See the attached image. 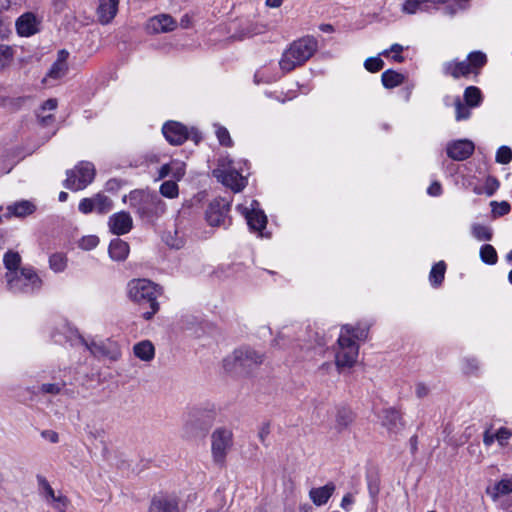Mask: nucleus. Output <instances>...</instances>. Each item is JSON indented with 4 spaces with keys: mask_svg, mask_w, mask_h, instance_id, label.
I'll return each mask as SVG.
<instances>
[{
    "mask_svg": "<svg viewBox=\"0 0 512 512\" xmlns=\"http://www.w3.org/2000/svg\"><path fill=\"white\" fill-rule=\"evenodd\" d=\"M161 287L147 279H134L128 284L129 298L139 305H148L150 310L143 313V318L150 320L159 310L158 296Z\"/></svg>",
    "mask_w": 512,
    "mask_h": 512,
    "instance_id": "obj_1",
    "label": "nucleus"
},
{
    "mask_svg": "<svg viewBox=\"0 0 512 512\" xmlns=\"http://www.w3.org/2000/svg\"><path fill=\"white\" fill-rule=\"evenodd\" d=\"M264 359L263 353L250 347H240L224 359L223 367L227 372L248 375L257 369Z\"/></svg>",
    "mask_w": 512,
    "mask_h": 512,
    "instance_id": "obj_2",
    "label": "nucleus"
},
{
    "mask_svg": "<svg viewBox=\"0 0 512 512\" xmlns=\"http://www.w3.org/2000/svg\"><path fill=\"white\" fill-rule=\"evenodd\" d=\"M317 40L313 37H303L294 41L283 53L279 62L281 69L290 72L297 66L303 65L317 51Z\"/></svg>",
    "mask_w": 512,
    "mask_h": 512,
    "instance_id": "obj_3",
    "label": "nucleus"
},
{
    "mask_svg": "<svg viewBox=\"0 0 512 512\" xmlns=\"http://www.w3.org/2000/svg\"><path fill=\"white\" fill-rule=\"evenodd\" d=\"M353 331L352 325H344L335 348V364L339 370L343 368H351L357 361L359 354V346L350 337Z\"/></svg>",
    "mask_w": 512,
    "mask_h": 512,
    "instance_id": "obj_4",
    "label": "nucleus"
},
{
    "mask_svg": "<svg viewBox=\"0 0 512 512\" xmlns=\"http://www.w3.org/2000/svg\"><path fill=\"white\" fill-rule=\"evenodd\" d=\"M131 206L141 218L153 220L164 214L165 202L156 194L134 191L130 194Z\"/></svg>",
    "mask_w": 512,
    "mask_h": 512,
    "instance_id": "obj_5",
    "label": "nucleus"
},
{
    "mask_svg": "<svg viewBox=\"0 0 512 512\" xmlns=\"http://www.w3.org/2000/svg\"><path fill=\"white\" fill-rule=\"evenodd\" d=\"M214 417V410L193 408L188 412L183 425L184 436L192 438L205 433L212 425Z\"/></svg>",
    "mask_w": 512,
    "mask_h": 512,
    "instance_id": "obj_6",
    "label": "nucleus"
},
{
    "mask_svg": "<svg viewBox=\"0 0 512 512\" xmlns=\"http://www.w3.org/2000/svg\"><path fill=\"white\" fill-rule=\"evenodd\" d=\"M94 177V165L90 162H81L75 168L67 171L64 185L70 190H82L93 181Z\"/></svg>",
    "mask_w": 512,
    "mask_h": 512,
    "instance_id": "obj_7",
    "label": "nucleus"
},
{
    "mask_svg": "<svg viewBox=\"0 0 512 512\" xmlns=\"http://www.w3.org/2000/svg\"><path fill=\"white\" fill-rule=\"evenodd\" d=\"M6 279L7 287L12 292L25 291L29 286L38 288L41 284L40 278L31 268H22L17 272H7Z\"/></svg>",
    "mask_w": 512,
    "mask_h": 512,
    "instance_id": "obj_8",
    "label": "nucleus"
},
{
    "mask_svg": "<svg viewBox=\"0 0 512 512\" xmlns=\"http://www.w3.org/2000/svg\"><path fill=\"white\" fill-rule=\"evenodd\" d=\"M233 443L232 431L227 428H217L211 435L212 456L216 463L223 464Z\"/></svg>",
    "mask_w": 512,
    "mask_h": 512,
    "instance_id": "obj_9",
    "label": "nucleus"
},
{
    "mask_svg": "<svg viewBox=\"0 0 512 512\" xmlns=\"http://www.w3.org/2000/svg\"><path fill=\"white\" fill-rule=\"evenodd\" d=\"M212 174L218 181L234 192L241 191L246 185L245 178L235 169L218 167L213 170Z\"/></svg>",
    "mask_w": 512,
    "mask_h": 512,
    "instance_id": "obj_10",
    "label": "nucleus"
},
{
    "mask_svg": "<svg viewBox=\"0 0 512 512\" xmlns=\"http://www.w3.org/2000/svg\"><path fill=\"white\" fill-rule=\"evenodd\" d=\"M230 210L229 202L224 199H214L206 211V220L210 226L225 225L228 212Z\"/></svg>",
    "mask_w": 512,
    "mask_h": 512,
    "instance_id": "obj_11",
    "label": "nucleus"
},
{
    "mask_svg": "<svg viewBox=\"0 0 512 512\" xmlns=\"http://www.w3.org/2000/svg\"><path fill=\"white\" fill-rule=\"evenodd\" d=\"M108 226L113 234L123 235L132 229L133 221L129 213L121 211L110 216Z\"/></svg>",
    "mask_w": 512,
    "mask_h": 512,
    "instance_id": "obj_12",
    "label": "nucleus"
},
{
    "mask_svg": "<svg viewBox=\"0 0 512 512\" xmlns=\"http://www.w3.org/2000/svg\"><path fill=\"white\" fill-rule=\"evenodd\" d=\"M163 134L172 145H181L188 138L187 128L178 122H168L163 126Z\"/></svg>",
    "mask_w": 512,
    "mask_h": 512,
    "instance_id": "obj_13",
    "label": "nucleus"
},
{
    "mask_svg": "<svg viewBox=\"0 0 512 512\" xmlns=\"http://www.w3.org/2000/svg\"><path fill=\"white\" fill-rule=\"evenodd\" d=\"M474 152V144L469 140H458L447 146V155L455 161H463Z\"/></svg>",
    "mask_w": 512,
    "mask_h": 512,
    "instance_id": "obj_14",
    "label": "nucleus"
},
{
    "mask_svg": "<svg viewBox=\"0 0 512 512\" xmlns=\"http://www.w3.org/2000/svg\"><path fill=\"white\" fill-rule=\"evenodd\" d=\"M119 0H99L97 18L102 25L109 24L116 16Z\"/></svg>",
    "mask_w": 512,
    "mask_h": 512,
    "instance_id": "obj_15",
    "label": "nucleus"
},
{
    "mask_svg": "<svg viewBox=\"0 0 512 512\" xmlns=\"http://www.w3.org/2000/svg\"><path fill=\"white\" fill-rule=\"evenodd\" d=\"M176 21L168 14H161L151 18L147 28L151 33H166L176 28Z\"/></svg>",
    "mask_w": 512,
    "mask_h": 512,
    "instance_id": "obj_16",
    "label": "nucleus"
},
{
    "mask_svg": "<svg viewBox=\"0 0 512 512\" xmlns=\"http://www.w3.org/2000/svg\"><path fill=\"white\" fill-rule=\"evenodd\" d=\"M251 210L245 208L244 214L249 227L254 231H262L266 227L267 218L263 211L256 208L257 201H252Z\"/></svg>",
    "mask_w": 512,
    "mask_h": 512,
    "instance_id": "obj_17",
    "label": "nucleus"
},
{
    "mask_svg": "<svg viewBox=\"0 0 512 512\" xmlns=\"http://www.w3.org/2000/svg\"><path fill=\"white\" fill-rule=\"evenodd\" d=\"M382 424L389 432L395 434L400 432L404 427L400 412L394 408H388L383 411Z\"/></svg>",
    "mask_w": 512,
    "mask_h": 512,
    "instance_id": "obj_18",
    "label": "nucleus"
},
{
    "mask_svg": "<svg viewBox=\"0 0 512 512\" xmlns=\"http://www.w3.org/2000/svg\"><path fill=\"white\" fill-rule=\"evenodd\" d=\"M16 29L20 36L28 37L37 32L36 17L33 13H25L16 21Z\"/></svg>",
    "mask_w": 512,
    "mask_h": 512,
    "instance_id": "obj_19",
    "label": "nucleus"
},
{
    "mask_svg": "<svg viewBox=\"0 0 512 512\" xmlns=\"http://www.w3.org/2000/svg\"><path fill=\"white\" fill-rule=\"evenodd\" d=\"M334 491V483L329 482L323 487L312 488L309 492V496L315 505L321 506L328 502Z\"/></svg>",
    "mask_w": 512,
    "mask_h": 512,
    "instance_id": "obj_20",
    "label": "nucleus"
},
{
    "mask_svg": "<svg viewBox=\"0 0 512 512\" xmlns=\"http://www.w3.org/2000/svg\"><path fill=\"white\" fill-rule=\"evenodd\" d=\"M445 0H406L403 4V11L407 14H414L417 11H428L431 7H437Z\"/></svg>",
    "mask_w": 512,
    "mask_h": 512,
    "instance_id": "obj_21",
    "label": "nucleus"
},
{
    "mask_svg": "<svg viewBox=\"0 0 512 512\" xmlns=\"http://www.w3.org/2000/svg\"><path fill=\"white\" fill-rule=\"evenodd\" d=\"M445 74L451 75L457 79L459 77H466L472 73L471 65L467 61L448 62L444 66Z\"/></svg>",
    "mask_w": 512,
    "mask_h": 512,
    "instance_id": "obj_22",
    "label": "nucleus"
},
{
    "mask_svg": "<svg viewBox=\"0 0 512 512\" xmlns=\"http://www.w3.org/2000/svg\"><path fill=\"white\" fill-rule=\"evenodd\" d=\"M149 512H179L178 503L173 499L155 498L151 502Z\"/></svg>",
    "mask_w": 512,
    "mask_h": 512,
    "instance_id": "obj_23",
    "label": "nucleus"
},
{
    "mask_svg": "<svg viewBox=\"0 0 512 512\" xmlns=\"http://www.w3.org/2000/svg\"><path fill=\"white\" fill-rule=\"evenodd\" d=\"M129 253V245L121 239H114L109 245L110 257L114 260L121 261L126 259Z\"/></svg>",
    "mask_w": 512,
    "mask_h": 512,
    "instance_id": "obj_24",
    "label": "nucleus"
},
{
    "mask_svg": "<svg viewBox=\"0 0 512 512\" xmlns=\"http://www.w3.org/2000/svg\"><path fill=\"white\" fill-rule=\"evenodd\" d=\"M133 351H134L135 356L143 361L152 360L154 357V354H155L154 346L148 340H144V341L137 343L134 346Z\"/></svg>",
    "mask_w": 512,
    "mask_h": 512,
    "instance_id": "obj_25",
    "label": "nucleus"
},
{
    "mask_svg": "<svg viewBox=\"0 0 512 512\" xmlns=\"http://www.w3.org/2000/svg\"><path fill=\"white\" fill-rule=\"evenodd\" d=\"M35 209V205L28 200L16 202L8 206L9 213L13 214L16 217H26L32 214L35 211Z\"/></svg>",
    "mask_w": 512,
    "mask_h": 512,
    "instance_id": "obj_26",
    "label": "nucleus"
},
{
    "mask_svg": "<svg viewBox=\"0 0 512 512\" xmlns=\"http://www.w3.org/2000/svg\"><path fill=\"white\" fill-rule=\"evenodd\" d=\"M381 80L385 88L392 89L401 85L404 82L405 77L403 74L394 70H387L382 73Z\"/></svg>",
    "mask_w": 512,
    "mask_h": 512,
    "instance_id": "obj_27",
    "label": "nucleus"
},
{
    "mask_svg": "<svg viewBox=\"0 0 512 512\" xmlns=\"http://www.w3.org/2000/svg\"><path fill=\"white\" fill-rule=\"evenodd\" d=\"M354 420V415L351 410L339 409L336 414V429L343 431L346 429Z\"/></svg>",
    "mask_w": 512,
    "mask_h": 512,
    "instance_id": "obj_28",
    "label": "nucleus"
},
{
    "mask_svg": "<svg viewBox=\"0 0 512 512\" xmlns=\"http://www.w3.org/2000/svg\"><path fill=\"white\" fill-rule=\"evenodd\" d=\"M464 99L469 107H476L482 101V93L478 87L469 86L465 89Z\"/></svg>",
    "mask_w": 512,
    "mask_h": 512,
    "instance_id": "obj_29",
    "label": "nucleus"
},
{
    "mask_svg": "<svg viewBox=\"0 0 512 512\" xmlns=\"http://www.w3.org/2000/svg\"><path fill=\"white\" fill-rule=\"evenodd\" d=\"M486 55L480 51L471 52L468 55L467 63L471 65L472 73L477 74L478 70L486 64Z\"/></svg>",
    "mask_w": 512,
    "mask_h": 512,
    "instance_id": "obj_30",
    "label": "nucleus"
},
{
    "mask_svg": "<svg viewBox=\"0 0 512 512\" xmlns=\"http://www.w3.org/2000/svg\"><path fill=\"white\" fill-rule=\"evenodd\" d=\"M3 262L8 272H17L21 263L18 252L9 251L4 255Z\"/></svg>",
    "mask_w": 512,
    "mask_h": 512,
    "instance_id": "obj_31",
    "label": "nucleus"
},
{
    "mask_svg": "<svg viewBox=\"0 0 512 512\" xmlns=\"http://www.w3.org/2000/svg\"><path fill=\"white\" fill-rule=\"evenodd\" d=\"M50 268L56 272H62L67 266V257L63 253H54L49 258Z\"/></svg>",
    "mask_w": 512,
    "mask_h": 512,
    "instance_id": "obj_32",
    "label": "nucleus"
},
{
    "mask_svg": "<svg viewBox=\"0 0 512 512\" xmlns=\"http://www.w3.org/2000/svg\"><path fill=\"white\" fill-rule=\"evenodd\" d=\"M14 57V50L11 46L0 45V71L10 66Z\"/></svg>",
    "mask_w": 512,
    "mask_h": 512,
    "instance_id": "obj_33",
    "label": "nucleus"
},
{
    "mask_svg": "<svg viewBox=\"0 0 512 512\" xmlns=\"http://www.w3.org/2000/svg\"><path fill=\"white\" fill-rule=\"evenodd\" d=\"M446 265L443 261L435 264L430 272V281L433 285L438 286L442 283L445 275Z\"/></svg>",
    "mask_w": 512,
    "mask_h": 512,
    "instance_id": "obj_34",
    "label": "nucleus"
},
{
    "mask_svg": "<svg viewBox=\"0 0 512 512\" xmlns=\"http://www.w3.org/2000/svg\"><path fill=\"white\" fill-rule=\"evenodd\" d=\"M512 492V479H502L499 481L495 487L494 492L492 493V499L496 501L500 495H506Z\"/></svg>",
    "mask_w": 512,
    "mask_h": 512,
    "instance_id": "obj_35",
    "label": "nucleus"
},
{
    "mask_svg": "<svg viewBox=\"0 0 512 512\" xmlns=\"http://www.w3.org/2000/svg\"><path fill=\"white\" fill-rule=\"evenodd\" d=\"M95 200V211L100 214L107 213L111 210L113 202L107 196L103 194H97L94 196Z\"/></svg>",
    "mask_w": 512,
    "mask_h": 512,
    "instance_id": "obj_36",
    "label": "nucleus"
},
{
    "mask_svg": "<svg viewBox=\"0 0 512 512\" xmlns=\"http://www.w3.org/2000/svg\"><path fill=\"white\" fill-rule=\"evenodd\" d=\"M480 257L487 264H495L497 262V252L490 244H485L480 249Z\"/></svg>",
    "mask_w": 512,
    "mask_h": 512,
    "instance_id": "obj_37",
    "label": "nucleus"
},
{
    "mask_svg": "<svg viewBox=\"0 0 512 512\" xmlns=\"http://www.w3.org/2000/svg\"><path fill=\"white\" fill-rule=\"evenodd\" d=\"M472 234L480 241H489L492 239V231L485 225L474 224L472 226Z\"/></svg>",
    "mask_w": 512,
    "mask_h": 512,
    "instance_id": "obj_38",
    "label": "nucleus"
},
{
    "mask_svg": "<svg viewBox=\"0 0 512 512\" xmlns=\"http://www.w3.org/2000/svg\"><path fill=\"white\" fill-rule=\"evenodd\" d=\"M160 193L167 198H176L179 193L176 181H165L160 186Z\"/></svg>",
    "mask_w": 512,
    "mask_h": 512,
    "instance_id": "obj_39",
    "label": "nucleus"
},
{
    "mask_svg": "<svg viewBox=\"0 0 512 512\" xmlns=\"http://www.w3.org/2000/svg\"><path fill=\"white\" fill-rule=\"evenodd\" d=\"M68 65L61 64L59 62H54L49 72L47 73V77L52 79H60L67 73Z\"/></svg>",
    "mask_w": 512,
    "mask_h": 512,
    "instance_id": "obj_40",
    "label": "nucleus"
},
{
    "mask_svg": "<svg viewBox=\"0 0 512 512\" xmlns=\"http://www.w3.org/2000/svg\"><path fill=\"white\" fill-rule=\"evenodd\" d=\"M81 342L89 350V352L95 357H103L107 355V349L104 345L95 342L88 343L85 339H81Z\"/></svg>",
    "mask_w": 512,
    "mask_h": 512,
    "instance_id": "obj_41",
    "label": "nucleus"
},
{
    "mask_svg": "<svg viewBox=\"0 0 512 512\" xmlns=\"http://www.w3.org/2000/svg\"><path fill=\"white\" fill-rule=\"evenodd\" d=\"M164 240L168 246L175 249H180L184 245V240L182 237L178 236V232L175 231L174 235L170 231L166 232L164 235Z\"/></svg>",
    "mask_w": 512,
    "mask_h": 512,
    "instance_id": "obj_42",
    "label": "nucleus"
},
{
    "mask_svg": "<svg viewBox=\"0 0 512 512\" xmlns=\"http://www.w3.org/2000/svg\"><path fill=\"white\" fill-rule=\"evenodd\" d=\"M185 175V164L179 161H171V176L179 181Z\"/></svg>",
    "mask_w": 512,
    "mask_h": 512,
    "instance_id": "obj_43",
    "label": "nucleus"
},
{
    "mask_svg": "<svg viewBox=\"0 0 512 512\" xmlns=\"http://www.w3.org/2000/svg\"><path fill=\"white\" fill-rule=\"evenodd\" d=\"M512 159V151L507 146H502L496 153V161L501 164H508Z\"/></svg>",
    "mask_w": 512,
    "mask_h": 512,
    "instance_id": "obj_44",
    "label": "nucleus"
},
{
    "mask_svg": "<svg viewBox=\"0 0 512 512\" xmlns=\"http://www.w3.org/2000/svg\"><path fill=\"white\" fill-rule=\"evenodd\" d=\"M364 66L368 71L374 73L380 71L383 68L384 62L379 57H371L366 59Z\"/></svg>",
    "mask_w": 512,
    "mask_h": 512,
    "instance_id": "obj_45",
    "label": "nucleus"
},
{
    "mask_svg": "<svg viewBox=\"0 0 512 512\" xmlns=\"http://www.w3.org/2000/svg\"><path fill=\"white\" fill-rule=\"evenodd\" d=\"M492 212L495 216H503L509 213L510 204L506 201L498 203L496 201L491 202Z\"/></svg>",
    "mask_w": 512,
    "mask_h": 512,
    "instance_id": "obj_46",
    "label": "nucleus"
},
{
    "mask_svg": "<svg viewBox=\"0 0 512 512\" xmlns=\"http://www.w3.org/2000/svg\"><path fill=\"white\" fill-rule=\"evenodd\" d=\"M511 436H512V432L506 427H501L495 433V439L498 442V444L502 447L507 445L508 440L511 438Z\"/></svg>",
    "mask_w": 512,
    "mask_h": 512,
    "instance_id": "obj_47",
    "label": "nucleus"
},
{
    "mask_svg": "<svg viewBox=\"0 0 512 512\" xmlns=\"http://www.w3.org/2000/svg\"><path fill=\"white\" fill-rule=\"evenodd\" d=\"M456 120H464L470 117V110L461 102L459 98L455 100Z\"/></svg>",
    "mask_w": 512,
    "mask_h": 512,
    "instance_id": "obj_48",
    "label": "nucleus"
},
{
    "mask_svg": "<svg viewBox=\"0 0 512 512\" xmlns=\"http://www.w3.org/2000/svg\"><path fill=\"white\" fill-rule=\"evenodd\" d=\"M467 5H468L467 0H456L453 3H451L445 7V13L452 16L457 11L466 9Z\"/></svg>",
    "mask_w": 512,
    "mask_h": 512,
    "instance_id": "obj_49",
    "label": "nucleus"
},
{
    "mask_svg": "<svg viewBox=\"0 0 512 512\" xmlns=\"http://www.w3.org/2000/svg\"><path fill=\"white\" fill-rule=\"evenodd\" d=\"M79 210L84 213L88 214L95 210V200L93 198H84L79 203Z\"/></svg>",
    "mask_w": 512,
    "mask_h": 512,
    "instance_id": "obj_50",
    "label": "nucleus"
},
{
    "mask_svg": "<svg viewBox=\"0 0 512 512\" xmlns=\"http://www.w3.org/2000/svg\"><path fill=\"white\" fill-rule=\"evenodd\" d=\"M217 137L219 139V142L222 145L230 146L231 145V138L229 135V132L224 127H219L216 131Z\"/></svg>",
    "mask_w": 512,
    "mask_h": 512,
    "instance_id": "obj_51",
    "label": "nucleus"
},
{
    "mask_svg": "<svg viewBox=\"0 0 512 512\" xmlns=\"http://www.w3.org/2000/svg\"><path fill=\"white\" fill-rule=\"evenodd\" d=\"M98 243H99L98 237H96V236H87V237H84L81 240L80 246L83 249L90 250V249L96 247L98 245Z\"/></svg>",
    "mask_w": 512,
    "mask_h": 512,
    "instance_id": "obj_52",
    "label": "nucleus"
},
{
    "mask_svg": "<svg viewBox=\"0 0 512 512\" xmlns=\"http://www.w3.org/2000/svg\"><path fill=\"white\" fill-rule=\"evenodd\" d=\"M37 480H38L39 485L47 493V496L52 498V499H56V496L54 494V490L52 489V487L50 486L48 481L43 476H40V475L37 476Z\"/></svg>",
    "mask_w": 512,
    "mask_h": 512,
    "instance_id": "obj_53",
    "label": "nucleus"
},
{
    "mask_svg": "<svg viewBox=\"0 0 512 512\" xmlns=\"http://www.w3.org/2000/svg\"><path fill=\"white\" fill-rule=\"evenodd\" d=\"M352 329L353 331L350 333V337L355 341V340H364L366 339L367 335H368V330L367 329H361V328H357V327H354L352 326Z\"/></svg>",
    "mask_w": 512,
    "mask_h": 512,
    "instance_id": "obj_54",
    "label": "nucleus"
},
{
    "mask_svg": "<svg viewBox=\"0 0 512 512\" xmlns=\"http://www.w3.org/2000/svg\"><path fill=\"white\" fill-rule=\"evenodd\" d=\"M499 187V182L496 178L489 177L486 180L485 189L488 195H492Z\"/></svg>",
    "mask_w": 512,
    "mask_h": 512,
    "instance_id": "obj_55",
    "label": "nucleus"
},
{
    "mask_svg": "<svg viewBox=\"0 0 512 512\" xmlns=\"http://www.w3.org/2000/svg\"><path fill=\"white\" fill-rule=\"evenodd\" d=\"M62 389V386H60L59 384H51V383H48V384H43L41 386V391L44 392V393H49V394H58Z\"/></svg>",
    "mask_w": 512,
    "mask_h": 512,
    "instance_id": "obj_56",
    "label": "nucleus"
},
{
    "mask_svg": "<svg viewBox=\"0 0 512 512\" xmlns=\"http://www.w3.org/2000/svg\"><path fill=\"white\" fill-rule=\"evenodd\" d=\"M429 391L430 390L425 383L420 382L416 384L415 392L418 398L426 397L429 394Z\"/></svg>",
    "mask_w": 512,
    "mask_h": 512,
    "instance_id": "obj_57",
    "label": "nucleus"
},
{
    "mask_svg": "<svg viewBox=\"0 0 512 512\" xmlns=\"http://www.w3.org/2000/svg\"><path fill=\"white\" fill-rule=\"evenodd\" d=\"M495 433L493 434L489 429L485 430V432L483 433V443L485 446L489 447L491 446L494 441H495Z\"/></svg>",
    "mask_w": 512,
    "mask_h": 512,
    "instance_id": "obj_58",
    "label": "nucleus"
},
{
    "mask_svg": "<svg viewBox=\"0 0 512 512\" xmlns=\"http://www.w3.org/2000/svg\"><path fill=\"white\" fill-rule=\"evenodd\" d=\"M270 433V425L268 423H264L258 432V437L262 443L265 442L266 438L268 437Z\"/></svg>",
    "mask_w": 512,
    "mask_h": 512,
    "instance_id": "obj_59",
    "label": "nucleus"
},
{
    "mask_svg": "<svg viewBox=\"0 0 512 512\" xmlns=\"http://www.w3.org/2000/svg\"><path fill=\"white\" fill-rule=\"evenodd\" d=\"M42 437L49 440L51 443H57L59 440L58 433L52 430H45L41 433Z\"/></svg>",
    "mask_w": 512,
    "mask_h": 512,
    "instance_id": "obj_60",
    "label": "nucleus"
},
{
    "mask_svg": "<svg viewBox=\"0 0 512 512\" xmlns=\"http://www.w3.org/2000/svg\"><path fill=\"white\" fill-rule=\"evenodd\" d=\"M26 97H17L14 99H6L14 109H19L25 102Z\"/></svg>",
    "mask_w": 512,
    "mask_h": 512,
    "instance_id": "obj_61",
    "label": "nucleus"
},
{
    "mask_svg": "<svg viewBox=\"0 0 512 512\" xmlns=\"http://www.w3.org/2000/svg\"><path fill=\"white\" fill-rule=\"evenodd\" d=\"M442 188L440 183L434 182L428 188V193L432 196H438L441 194Z\"/></svg>",
    "mask_w": 512,
    "mask_h": 512,
    "instance_id": "obj_62",
    "label": "nucleus"
},
{
    "mask_svg": "<svg viewBox=\"0 0 512 512\" xmlns=\"http://www.w3.org/2000/svg\"><path fill=\"white\" fill-rule=\"evenodd\" d=\"M171 175V162L164 164L159 170L158 179H163L166 176Z\"/></svg>",
    "mask_w": 512,
    "mask_h": 512,
    "instance_id": "obj_63",
    "label": "nucleus"
},
{
    "mask_svg": "<svg viewBox=\"0 0 512 512\" xmlns=\"http://www.w3.org/2000/svg\"><path fill=\"white\" fill-rule=\"evenodd\" d=\"M57 100L54 98L46 100L42 105V110H55L57 108Z\"/></svg>",
    "mask_w": 512,
    "mask_h": 512,
    "instance_id": "obj_64",
    "label": "nucleus"
}]
</instances>
